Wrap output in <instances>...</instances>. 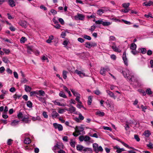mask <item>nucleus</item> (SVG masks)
<instances>
[{
	"label": "nucleus",
	"instance_id": "11",
	"mask_svg": "<svg viewBox=\"0 0 153 153\" xmlns=\"http://www.w3.org/2000/svg\"><path fill=\"white\" fill-rule=\"evenodd\" d=\"M114 149L116 150V152L117 153H121L122 152L125 151V150L124 148H120L118 146H114Z\"/></svg>",
	"mask_w": 153,
	"mask_h": 153
},
{
	"label": "nucleus",
	"instance_id": "33",
	"mask_svg": "<svg viewBox=\"0 0 153 153\" xmlns=\"http://www.w3.org/2000/svg\"><path fill=\"white\" fill-rule=\"evenodd\" d=\"M25 90L26 92H30L31 90V88L28 86L25 85Z\"/></svg>",
	"mask_w": 153,
	"mask_h": 153
},
{
	"label": "nucleus",
	"instance_id": "2",
	"mask_svg": "<svg viewBox=\"0 0 153 153\" xmlns=\"http://www.w3.org/2000/svg\"><path fill=\"white\" fill-rule=\"evenodd\" d=\"M64 146L62 143H57L52 149L55 153H66L65 152L62 150Z\"/></svg>",
	"mask_w": 153,
	"mask_h": 153
},
{
	"label": "nucleus",
	"instance_id": "17",
	"mask_svg": "<svg viewBox=\"0 0 153 153\" xmlns=\"http://www.w3.org/2000/svg\"><path fill=\"white\" fill-rule=\"evenodd\" d=\"M84 141L86 142L91 143H93V140H91V138L89 136H84Z\"/></svg>",
	"mask_w": 153,
	"mask_h": 153
},
{
	"label": "nucleus",
	"instance_id": "60",
	"mask_svg": "<svg viewBox=\"0 0 153 153\" xmlns=\"http://www.w3.org/2000/svg\"><path fill=\"white\" fill-rule=\"evenodd\" d=\"M141 108H142V111L144 112H145V110L147 108V107L146 106H144L143 105H141Z\"/></svg>",
	"mask_w": 153,
	"mask_h": 153
},
{
	"label": "nucleus",
	"instance_id": "13",
	"mask_svg": "<svg viewBox=\"0 0 153 153\" xmlns=\"http://www.w3.org/2000/svg\"><path fill=\"white\" fill-rule=\"evenodd\" d=\"M52 111V112L51 115L53 119L56 118L59 116V114L57 113L55 110L53 109Z\"/></svg>",
	"mask_w": 153,
	"mask_h": 153
},
{
	"label": "nucleus",
	"instance_id": "5",
	"mask_svg": "<svg viewBox=\"0 0 153 153\" xmlns=\"http://www.w3.org/2000/svg\"><path fill=\"white\" fill-rule=\"evenodd\" d=\"M93 149L95 152L97 153L99 152H102L103 149L101 146H99L98 145L97 143H94L93 144Z\"/></svg>",
	"mask_w": 153,
	"mask_h": 153
},
{
	"label": "nucleus",
	"instance_id": "58",
	"mask_svg": "<svg viewBox=\"0 0 153 153\" xmlns=\"http://www.w3.org/2000/svg\"><path fill=\"white\" fill-rule=\"evenodd\" d=\"M122 21L126 24H127V25H131V23L129 22V21H127L126 20H125L124 19H122Z\"/></svg>",
	"mask_w": 153,
	"mask_h": 153
},
{
	"label": "nucleus",
	"instance_id": "34",
	"mask_svg": "<svg viewBox=\"0 0 153 153\" xmlns=\"http://www.w3.org/2000/svg\"><path fill=\"white\" fill-rule=\"evenodd\" d=\"M92 97L91 96H89L88 97V104L90 105H91L92 102Z\"/></svg>",
	"mask_w": 153,
	"mask_h": 153
},
{
	"label": "nucleus",
	"instance_id": "42",
	"mask_svg": "<svg viewBox=\"0 0 153 153\" xmlns=\"http://www.w3.org/2000/svg\"><path fill=\"white\" fill-rule=\"evenodd\" d=\"M69 43V41L68 40H65L63 42L62 44L64 45L65 47H66L68 43Z\"/></svg>",
	"mask_w": 153,
	"mask_h": 153
},
{
	"label": "nucleus",
	"instance_id": "14",
	"mask_svg": "<svg viewBox=\"0 0 153 153\" xmlns=\"http://www.w3.org/2000/svg\"><path fill=\"white\" fill-rule=\"evenodd\" d=\"M75 73L81 77H82L83 76H85V74L81 71H79L78 70H76L75 71Z\"/></svg>",
	"mask_w": 153,
	"mask_h": 153
},
{
	"label": "nucleus",
	"instance_id": "27",
	"mask_svg": "<svg viewBox=\"0 0 153 153\" xmlns=\"http://www.w3.org/2000/svg\"><path fill=\"white\" fill-rule=\"evenodd\" d=\"M31 142L30 139L29 138H26L24 140V143L26 144H29Z\"/></svg>",
	"mask_w": 153,
	"mask_h": 153
},
{
	"label": "nucleus",
	"instance_id": "48",
	"mask_svg": "<svg viewBox=\"0 0 153 153\" xmlns=\"http://www.w3.org/2000/svg\"><path fill=\"white\" fill-rule=\"evenodd\" d=\"M42 115L45 118H48V116L47 115V113L45 111H43L42 113Z\"/></svg>",
	"mask_w": 153,
	"mask_h": 153
},
{
	"label": "nucleus",
	"instance_id": "19",
	"mask_svg": "<svg viewBox=\"0 0 153 153\" xmlns=\"http://www.w3.org/2000/svg\"><path fill=\"white\" fill-rule=\"evenodd\" d=\"M153 4V2L150 1L148 2H145L143 4V6H150L152 5Z\"/></svg>",
	"mask_w": 153,
	"mask_h": 153
},
{
	"label": "nucleus",
	"instance_id": "9",
	"mask_svg": "<svg viewBox=\"0 0 153 153\" xmlns=\"http://www.w3.org/2000/svg\"><path fill=\"white\" fill-rule=\"evenodd\" d=\"M85 45L87 48H91L92 47L97 46V44L96 43L94 42L90 43L88 42L85 43Z\"/></svg>",
	"mask_w": 153,
	"mask_h": 153
},
{
	"label": "nucleus",
	"instance_id": "22",
	"mask_svg": "<svg viewBox=\"0 0 153 153\" xmlns=\"http://www.w3.org/2000/svg\"><path fill=\"white\" fill-rule=\"evenodd\" d=\"M104 10L103 9H99L97 11V14L99 15H101L104 12L105 10L107 11V10L106 9L105 7H104Z\"/></svg>",
	"mask_w": 153,
	"mask_h": 153
},
{
	"label": "nucleus",
	"instance_id": "39",
	"mask_svg": "<svg viewBox=\"0 0 153 153\" xmlns=\"http://www.w3.org/2000/svg\"><path fill=\"white\" fill-rule=\"evenodd\" d=\"M68 72L65 71H63L62 72V76L64 79H66L67 78V74Z\"/></svg>",
	"mask_w": 153,
	"mask_h": 153
},
{
	"label": "nucleus",
	"instance_id": "3",
	"mask_svg": "<svg viewBox=\"0 0 153 153\" xmlns=\"http://www.w3.org/2000/svg\"><path fill=\"white\" fill-rule=\"evenodd\" d=\"M45 94V92L43 90H37L35 91H31L30 92V96H36L39 100L41 101L42 98L38 96V95L39 96H44Z\"/></svg>",
	"mask_w": 153,
	"mask_h": 153
},
{
	"label": "nucleus",
	"instance_id": "56",
	"mask_svg": "<svg viewBox=\"0 0 153 153\" xmlns=\"http://www.w3.org/2000/svg\"><path fill=\"white\" fill-rule=\"evenodd\" d=\"M79 139L80 141H83L84 140V136L83 135L80 136L79 137Z\"/></svg>",
	"mask_w": 153,
	"mask_h": 153
},
{
	"label": "nucleus",
	"instance_id": "59",
	"mask_svg": "<svg viewBox=\"0 0 153 153\" xmlns=\"http://www.w3.org/2000/svg\"><path fill=\"white\" fill-rule=\"evenodd\" d=\"M89 135L91 137H94L96 138H98V136L96 133H94L92 135L90 134H89Z\"/></svg>",
	"mask_w": 153,
	"mask_h": 153
},
{
	"label": "nucleus",
	"instance_id": "49",
	"mask_svg": "<svg viewBox=\"0 0 153 153\" xmlns=\"http://www.w3.org/2000/svg\"><path fill=\"white\" fill-rule=\"evenodd\" d=\"M23 116L21 112H19L17 114V117L19 118H22Z\"/></svg>",
	"mask_w": 153,
	"mask_h": 153
},
{
	"label": "nucleus",
	"instance_id": "35",
	"mask_svg": "<svg viewBox=\"0 0 153 153\" xmlns=\"http://www.w3.org/2000/svg\"><path fill=\"white\" fill-rule=\"evenodd\" d=\"M68 111L71 113H73L75 111L76 108L74 107L71 106L69 108Z\"/></svg>",
	"mask_w": 153,
	"mask_h": 153
},
{
	"label": "nucleus",
	"instance_id": "44",
	"mask_svg": "<svg viewBox=\"0 0 153 153\" xmlns=\"http://www.w3.org/2000/svg\"><path fill=\"white\" fill-rule=\"evenodd\" d=\"M83 151L85 152L89 151L91 152L92 151V149L91 148H83Z\"/></svg>",
	"mask_w": 153,
	"mask_h": 153
},
{
	"label": "nucleus",
	"instance_id": "6",
	"mask_svg": "<svg viewBox=\"0 0 153 153\" xmlns=\"http://www.w3.org/2000/svg\"><path fill=\"white\" fill-rule=\"evenodd\" d=\"M109 71V69L108 67H101L100 71V74L102 75L105 76V73L107 71Z\"/></svg>",
	"mask_w": 153,
	"mask_h": 153
},
{
	"label": "nucleus",
	"instance_id": "53",
	"mask_svg": "<svg viewBox=\"0 0 153 153\" xmlns=\"http://www.w3.org/2000/svg\"><path fill=\"white\" fill-rule=\"evenodd\" d=\"M79 118L81 120H83L84 118V117L82 116L81 113L79 114Z\"/></svg>",
	"mask_w": 153,
	"mask_h": 153
},
{
	"label": "nucleus",
	"instance_id": "18",
	"mask_svg": "<svg viewBox=\"0 0 153 153\" xmlns=\"http://www.w3.org/2000/svg\"><path fill=\"white\" fill-rule=\"evenodd\" d=\"M52 102L55 105H58L60 106H65V104H61L58 101V100H53L52 101Z\"/></svg>",
	"mask_w": 153,
	"mask_h": 153
},
{
	"label": "nucleus",
	"instance_id": "61",
	"mask_svg": "<svg viewBox=\"0 0 153 153\" xmlns=\"http://www.w3.org/2000/svg\"><path fill=\"white\" fill-rule=\"evenodd\" d=\"M103 128L105 129L111 131V128L109 127L106 126H103Z\"/></svg>",
	"mask_w": 153,
	"mask_h": 153
},
{
	"label": "nucleus",
	"instance_id": "52",
	"mask_svg": "<svg viewBox=\"0 0 153 153\" xmlns=\"http://www.w3.org/2000/svg\"><path fill=\"white\" fill-rule=\"evenodd\" d=\"M84 37L85 39H87L89 40H91V37L90 36H89L87 35H84Z\"/></svg>",
	"mask_w": 153,
	"mask_h": 153
},
{
	"label": "nucleus",
	"instance_id": "57",
	"mask_svg": "<svg viewBox=\"0 0 153 153\" xmlns=\"http://www.w3.org/2000/svg\"><path fill=\"white\" fill-rule=\"evenodd\" d=\"M129 11V10L126 8L125 9H121L120 11L122 12H123L125 13H127Z\"/></svg>",
	"mask_w": 153,
	"mask_h": 153
},
{
	"label": "nucleus",
	"instance_id": "45",
	"mask_svg": "<svg viewBox=\"0 0 153 153\" xmlns=\"http://www.w3.org/2000/svg\"><path fill=\"white\" fill-rule=\"evenodd\" d=\"M146 93L148 94H152V92L151 91L150 88H148L146 91Z\"/></svg>",
	"mask_w": 153,
	"mask_h": 153
},
{
	"label": "nucleus",
	"instance_id": "25",
	"mask_svg": "<svg viewBox=\"0 0 153 153\" xmlns=\"http://www.w3.org/2000/svg\"><path fill=\"white\" fill-rule=\"evenodd\" d=\"M53 39V36L52 35L50 36L48 39L46 40V42L48 43H50L52 42V40Z\"/></svg>",
	"mask_w": 153,
	"mask_h": 153
},
{
	"label": "nucleus",
	"instance_id": "51",
	"mask_svg": "<svg viewBox=\"0 0 153 153\" xmlns=\"http://www.w3.org/2000/svg\"><path fill=\"white\" fill-rule=\"evenodd\" d=\"M42 59L43 61H45V60H47V62H48L49 61L48 59V58L47 57L45 56H43L42 57Z\"/></svg>",
	"mask_w": 153,
	"mask_h": 153
},
{
	"label": "nucleus",
	"instance_id": "55",
	"mask_svg": "<svg viewBox=\"0 0 153 153\" xmlns=\"http://www.w3.org/2000/svg\"><path fill=\"white\" fill-rule=\"evenodd\" d=\"M96 27V26L93 25L91 27V28L89 29V30L91 31L92 32L94 30Z\"/></svg>",
	"mask_w": 153,
	"mask_h": 153
},
{
	"label": "nucleus",
	"instance_id": "23",
	"mask_svg": "<svg viewBox=\"0 0 153 153\" xmlns=\"http://www.w3.org/2000/svg\"><path fill=\"white\" fill-rule=\"evenodd\" d=\"M96 115L99 116H103L104 115V113L103 112L97 111L96 113Z\"/></svg>",
	"mask_w": 153,
	"mask_h": 153
},
{
	"label": "nucleus",
	"instance_id": "30",
	"mask_svg": "<svg viewBox=\"0 0 153 153\" xmlns=\"http://www.w3.org/2000/svg\"><path fill=\"white\" fill-rule=\"evenodd\" d=\"M103 20L101 19L99 20H97L95 21V23L97 25H102L103 23Z\"/></svg>",
	"mask_w": 153,
	"mask_h": 153
},
{
	"label": "nucleus",
	"instance_id": "21",
	"mask_svg": "<svg viewBox=\"0 0 153 153\" xmlns=\"http://www.w3.org/2000/svg\"><path fill=\"white\" fill-rule=\"evenodd\" d=\"M70 90L71 91V92L73 93V95L76 97L80 95V94H79L77 92L75 91V90L73 89H70Z\"/></svg>",
	"mask_w": 153,
	"mask_h": 153
},
{
	"label": "nucleus",
	"instance_id": "24",
	"mask_svg": "<svg viewBox=\"0 0 153 153\" xmlns=\"http://www.w3.org/2000/svg\"><path fill=\"white\" fill-rule=\"evenodd\" d=\"M59 95L60 97H63L65 98H66L67 97V96L65 94V93L62 91H61L59 94Z\"/></svg>",
	"mask_w": 153,
	"mask_h": 153
},
{
	"label": "nucleus",
	"instance_id": "8",
	"mask_svg": "<svg viewBox=\"0 0 153 153\" xmlns=\"http://www.w3.org/2000/svg\"><path fill=\"white\" fill-rule=\"evenodd\" d=\"M85 15L80 13H77V15L74 16V18L76 20H83L85 19Z\"/></svg>",
	"mask_w": 153,
	"mask_h": 153
},
{
	"label": "nucleus",
	"instance_id": "54",
	"mask_svg": "<svg viewBox=\"0 0 153 153\" xmlns=\"http://www.w3.org/2000/svg\"><path fill=\"white\" fill-rule=\"evenodd\" d=\"M80 95H79V96H78L76 97V98L75 99L78 102L81 103V102L80 101Z\"/></svg>",
	"mask_w": 153,
	"mask_h": 153
},
{
	"label": "nucleus",
	"instance_id": "63",
	"mask_svg": "<svg viewBox=\"0 0 153 153\" xmlns=\"http://www.w3.org/2000/svg\"><path fill=\"white\" fill-rule=\"evenodd\" d=\"M134 138L136 139V140L138 142L140 141V139L139 138L138 136L137 135H134Z\"/></svg>",
	"mask_w": 153,
	"mask_h": 153
},
{
	"label": "nucleus",
	"instance_id": "32",
	"mask_svg": "<svg viewBox=\"0 0 153 153\" xmlns=\"http://www.w3.org/2000/svg\"><path fill=\"white\" fill-rule=\"evenodd\" d=\"M31 119L33 121H36V120L40 121V120H41V118L39 116H37L36 117H32Z\"/></svg>",
	"mask_w": 153,
	"mask_h": 153
},
{
	"label": "nucleus",
	"instance_id": "62",
	"mask_svg": "<svg viewBox=\"0 0 153 153\" xmlns=\"http://www.w3.org/2000/svg\"><path fill=\"white\" fill-rule=\"evenodd\" d=\"M5 70L3 66L1 67L0 68V73H3Z\"/></svg>",
	"mask_w": 153,
	"mask_h": 153
},
{
	"label": "nucleus",
	"instance_id": "41",
	"mask_svg": "<svg viewBox=\"0 0 153 153\" xmlns=\"http://www.w3.org/2000/svg\"><path fill=\"white\" fill-rule=\"evenodd\" d=\"M32 105L33 104L32 102L30 101H29L27 102V105L28 107L30 108H32Z\"/></svg>",
	"mask_w": 153,
	"mask_h": 153
},
{
	"label": "nucleus",
	"instance_id": "16",
	"mask_svg": "<svg viewBox=\"0 0 153 153\" xmlns=\"http://www.w3.org/2000/svg\"><path fill=\"white\" fill-rule=\"evenodd\" d=\"M120 142L125 147L128 148V149H131L133 150H137V151H138L137 149H136L128 145L126 143H125L124 142H123L121 141H120Z\"/></svg>",
	"mask_w": 153,
	"mask_h": 153
},
{
	"label": "nucleus",
	"instance_id": "43",
	"mask_svg": "<svg viewBox=\"0 0 153 153\" xmlns=\"http://www.w3.org/2000/svg\"><path fill=\"white\" fill-rule=\"evenodd\" d=\"M21 95L16 94L13 95V97L16 100L17 98H19L21 97Z\"/></svg>",
	"mask_w": 153,
	"mask_h": 153
},
{
	"label": "nucleus",
	"instance_id": "64",
	"mask_svg": "<svg viewBox=\"0 0 153 153\" xmlns=\"http://www.w3.org/2000/svg\"><path fill=\"white\" fill-rule=\"evenodd\" d=\"M70 145L72 147H75V142L74 141H71L70 143Z\"/></svg>",
	"mask_w": 153,
	"mask_h": 153
},
{
	"label": "nucleus",
	"instance_id": "20",
	"mask_svg": "<svg viewBox=\"0 0 153 153\" xmlns=\"http://www.w3.org/2000/svg\"><path fill=\"white\" fill-rule=\"evenodd\" d=\"M8 3L9 5L11 7H13L15 5V3L13 0H9Z\"/></svg>",
	"mask_w": 153,
	"mask_h": 153
},
{
	"label": "nucleus",
	"instance_id": "38",
	"mask_svg": "<svg viewBox=\"0 0 153 153\" xmlns=\"http://www.w3.org/2000/svg\"><path fill=\"white\" fill-rule=\"evenodd\" d=\"M19 24L20 25L23 27H25L26 26V22L25 21H20L19 22Z\"/></svg>",
	"mask_w": 153,
	"mask_h": 153
},
{
	"label": "nucleus",
	"instance_id": "15",
	"mask_svg": "<svg viewBox=\"0 0 153 153\" xmlns=\"http://www.w3.org/2000/svg\"><path fill=\"white\" fill-rule=\"evenodd\" d=\"M106 92L110 97L113 98L114 99H116V97L115 96L114 94L112 92L108 90H107Z\"/></svg>",
	"mask_w": 153,
	"mask_h": 153
},
{
	"label": "nucleus",
	"instance_id": "37",
	"mask_svg": "<svg viewBox=\"0 0 153 153\" xmlns=\"http://www.w3.org/2000/svg\"><path fill=\"white\" fill-rule=\"evenodd\" d=\"M27 40V39L25 37H22L20 39V42L21 43H24Z\"/></svg>",
	"mask_w": 153,
	"mask_h": 153
},
{
	"label": "nucleus",
	"instance_id": "46",
	"mask_svg": "<svg viewBox=\"0 0 153 153\" xmlns=\"http://www.w3.org/2000/svg\"><path fill=\"white\" fill-rule=\"evenodd\" d=\"M2 49L6 54H8L10 52V51L9 49L4 48Z\"/></svg>",
	"mask_w": 153,
	"mask_h": 153
},
{
	"label": "nucleus",
	"instance_id": "26",
	"mask_svg": "<svg viewBox=\"0 0 153 153\" xmlns=\"http://www.w3.org/2000/svg\"><path fill=\"white\" fill-rule=\"evenodd\" d=\"M150 134V131L148 130L145 131L143 133V135L146 137H148Z\"/></svg>",
	"mask_w": 153,
	"mask_h": 153
},
{
	"label": "nucleus",
	"instance_id": "7",
	"mask_svg": "<svg viewBox=\"0 0 153 153\" xmlns=\"http://www.w3.org/2000/svg\"><path fill=\"white\" fill-rule=\"evenodd\" d=\"M53 126L55 129H57L59 131H62L63 129V126L60 124L55 123L53 124Z\"/></svg>",
	"mask_w": 153,
	"mask_h": 153
},
{
	"label": "nucleus",
	"instance_id": "29",
	"mask_svg": "<svg viewBox=\"0 0 153 153\" xmlns=\"http://www.w3.org/2000/svg\"><path fill=\"white\" fill-rule=\"evenodd\" d=\"M137 47L136 45L134 43H133L131 44L130 48L131 49L134 50H135Z\"/></svg>",
	"mask_w": 153,
	"mask_h": 153
},
{
	"label": "nucleus",
	"instance_id": "50",
	"mask_svg": "<svg viewBox=\"0 0 153 153\" xmlns=\"http://www.w3.org/2000/svg\"><path fill=\"white\" fill-rule=\"evenodd\" d=\"M2 61L5 63H7L9 62L8 59L7 58L5 57L2 58Z\"/></svg>",
	"mask_w": 153,
	"mask_h": 153
},
{
	"label": "nucleus",
	"instance_id": "1",
	"mask_svg": "<svg viewBox=\"0 0 153 153\" xmlns=\"http://www.w3.org/2000/svg\"><path fill=\"white\" fill-rule=\"evenodd\" d=\"M123 74L124 77L129 80L130 82L133 81L134 80V77L131 72L128 69H126V71H123Z\"/></svg>",
	"mask_w": 153,
	"mask_h": 153
},
{
	"label": "nucleus",
	"instance_id": "47",
	"mask_svg": "<svg viewBox=\"0 0 153 153\" xmlns=\"http://www.w3.org/2000/svg\"><path fill=\"white\" fill-rule=\"evenodd\" d=\"M65 111V109H60L58 111V112L60 114H62Z\"/></svg>",
	"mask_w": 153,
	"mask_h": 153
},
{
	"label": "nucleus",
	"instance_id": "28",
	"mask_svg": "<svg viewBox=\"0 0 153 153\" xmlns=\"http://www.w3.org/2000/svg\"><path fill=\"white\" fill-rule=\"evenodd\" d=\"M19 121H17L16 120H14L11 123V125L13 126H15L17 124H18L19 123Z\"/></svg>",
	"mask_w": 153,
	"mask_h": 153
},
{
	"label": "nucleus",
	"instance_id": "36",
	"mask_svg": "<svg viewBox=\"0 0 153 153\" xmlns=\"http://www.w3.org/2000/svg\"><path fill=\"white\" fill-rule=\"evenodd\" d=\"M111 24V22L107 21H103L102 25L103 26H108Z\"/></svg>",
	"mask_w": 153,
	"mask_h": 153
},
{
	"label": "nucleus",
	"instance_id": "4",
	"mask_svg": "<svg viewBox=\"0 0 153 153\" xmlns=\"http://www.w3.org/2000/svg\"><path fill=\"white\" fill-rule=\"evenodd\" d=\"M75 129V131L73 133V135L75 137H77L79 135L85 134L84 131V128L82 127L76 126Z\"/></svg>",
	"mask_w": 153,
	"mask_h": 153
},
{
	"label": "nucleus",
	"instance_id": "10",
	"mask_svg": "<svg viewBox=\"0 0 153 153\" xmlns=\"http://www.w3.org/2000/svg\"><path fill=\"white\" fill-rule=\"evenodd\" d=\"M112 45H113L111 47L114 51L118 52H120L121 51V50L119 49V46L117 47L115 42H113Z\"/></svg>",
	"mask_w": 153,
	"mask_h": 153
},
{
	"label": "nucleus",
	"instance_id": "31",
	"mask_svg": "<svg viewBox=\"0 0 153 153\" xmlns=\"http://www.w3.org/2000/svg\"><path fill=\"white\" fill-rule=\"evenodd\" d=\"M76 147L77 150L79 151L83 150L84 148L82 146L80 145L77 146Z\"/></svg>",
	"mask_w": 153,
	"mask_h": 153
},
{
	"label": "nucleus",
	"instance_id": "40",
	"mask_svg": "<svg viewBox=\"0 0 153 153\" xmlns=\"http://www.w3.org/2000/svg\"><path fill=\"white\" fill-rule=\"evenodd\" d=\"M129 5L130 3H124L122 4L123 7L125 9L128 8Z\"/></svg>",
	"mask_w": 153,
	"mask_h": 153
},
{
	"label": "nucleus",
	"instance_id": "12",
	"mask_svg": "<svg viewBox=\"0 0 153 153\" xmlns=\"http://www.w3.org/2000/svg\"><path fill=\"white\" fill-rule=\"evenodd\" d=\"M123 59L125 65L126 66H127L128 65V59L126 56V51L123 52Z\"/></svg>",
	"mask_w": 153,
	"mask_h": 153
}]
</instances>
